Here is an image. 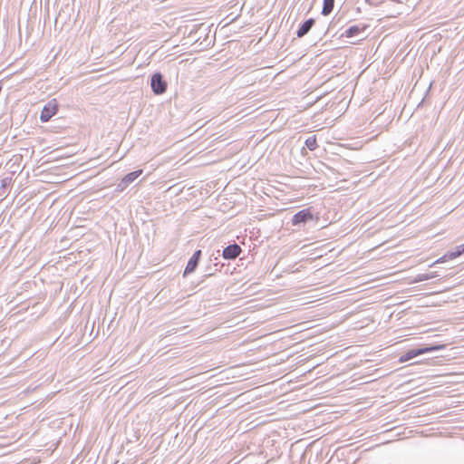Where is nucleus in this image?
Listing matches in <instances>:
<instances>
[{"label": "nucleus", "mask_w": 464, "mask_h": 464, "mask_svg": "<svg viewBox=\"0 0 464 464\" xmlns=\"http://www.w3.org/2000/svg\"><path fill=\"white\" fill-rule=\"evenodd\" d=\"M445 347H446L445 344H437V345L427 346V347L419 348V349H411V350L407 351L404 354H402L400 357L399 362L401 363L406 362L413 359L416 356H419V355H421V354H424L427 353L434 352V351L443 350V349H445Z\"/></svg>", "instance_id": "nucleus-1"}, {"label": "nucleus", "mask_w": 464, "mask_h": 464, "mask_svg": "<svg viewBox=\"0 0 464 464\" xmlns=\"http://www.w3.org/2000/svg\"><path fill=\"white\" fill-rule=\"evenodd\" d=\"M58 111V102L56 99L49 101L42 109L40 120L42 122L48 121Z\"/></svg>", "instance_id": "nucleus-2"}, {"label": "nucleus", "mask_w": 464, "mask_h": 464, "mask_svg": "<svg viewBox=\"0 0 464 464\" xmlns=\"http://www.w3.org/2000/svg\"><path fill=\"white\" fill-rule=\"evenodd\" d=\"M167 82L163 80L160 72H156L151 77V89L155 94H162L167 90Z\"/></svg>", "instance_id": "nucleus-3"}, {"label": "nucleus", "mask_w": 464, "mask_h": 464, "mask_svg": "<svg viewBox=\"0 0 464 464\" xmlns=\"http://www.w3.org/2000/svg\"><path fill=\"white\" fill-rule=\"evenodd\" d=\"M313 219H314V215L311 211V208H307L298 211L296 214L294 215V217L292 218V224L294 226H297L301 223H305V222L313 220Z\"/></svg>", "instance_id": "nucleus-4"}, {"label": "nucleus", "mask_w": 464, "mask_h": 464, "mask_svg": "<svg viewBox=\"0 0 464 464\" xmlns=\"http://www.w3.org/2000/svg\"><path fill=\"white\" fill-rule=\"evenodd\" d=\"M241 252V247L237 244H233L229 245L223 250L222 256L225 259H235Z\"/></svg>", "instance_id": "nucleus-5"}, {"label": "nucleus", "mask_w": 464, "mask_h": 464, "mask_svg": "<svg viewBox=\"0 0 464 464\" xmlns=\"http://www.w3.org/2000/svg\"><path fill=\"white\" fill-rule=\"evenodd\" d=\"M200 256H201V250H197L194 253V255L192 256V257L188 260V262L187 264V266L184 271V275H188L195 271V269L198 266V260L200 258Z\"/></svg>", "instance_id": "nucleus-6"}, {"label": "nucleus", "mask_w": 464, "mask_h": 464, "mask_svg": "<svg viewBox=\"0 0 464 464\" xmlns=\"http://www.w3.org/2000/svg\"><path fill=\"white\" fill-rule=\"evenodd\" d=\"M367 28V25H353V26H350L343 34V36H345L347 38H350V37H353V36H355L359 34H361L362 32L365 31Z\"/></svg>", "instance_id": "nucleus-7"}, {"label": "nucleus", "mask_w": 464, "mask_h": 464, "mask_svg": "<svg viewBox=\"0 0 464 464\" xmlns=\"http://www.w3.org/2000/svg\"><path fill=\"white\" fill-rule=\"evenodd\" d=\"M314 24V19L311 18V19L306 20L297 30V32H296L297 36L303 37L304 35H305L309 32V30L312 28Z\"/></svg>", "instance_id": "nucleus-8"}, {"label": "nucleus", "mask_w": 464, "mask_h": 464, "mask_svg": "<svg viewBox=\"0 0 464 464\" xmlns=\"http://www.w3.org/2000/svg\"><path fill=\"white\" fill-rule=\"evenodd\" d=\"M462 253H464V244L458 246L456 248V251L447 253L443 256V259L444 260H446V259L451 260V259H454V258L459 256Z\"/></svg>", "instance_id": "nucleus-9"}, {"label": "nucleus", "mask_w": 464, "mask_h": 464, "mask_svg": "<svg viewBox=\"0 0 464 464\" xmlns=\"http://www.w3.org/2000/svg\"><path fill=\"white\" fill-rule=\"evenodd\" d=\"M141 172H142V170L140 169V170H137V171L129 173L122 179L121 183H123L125 186H127L128 184L132 182L134 179H136L141 174Z\"/></svg>", "instance_id": "nucleus-10"}, {"label": "nucleus", "mask_w": 464, "mask_h": 464, "mask_svg": "<svg viewBox=\"0 0 464 464\" xmlns=\"http://www.w3.org/2000/svg\"><path fill=\"white\" fill-rule=\"evenodd\" d=\"M334 0H324L322 14L328 15L334 9Z\"/></svg>", "instance_id": "nucleus-11"}, {"label": "nucleus", "mask_w": 464, "mask_h": 464, "mask_svg": "<svg viewBox=\"0 0 464 464\" xmlns=\"http://www.w3.org/2000/svg\"><path fill=\"white\" fill-rule=\"evenodd\" d=\"M305 146L310 150H314L316 148H317V140H316V136H311V137H308L306 140H305Z\"/></svg>", "instance_id": "nucleus-12"}]
</instances>
